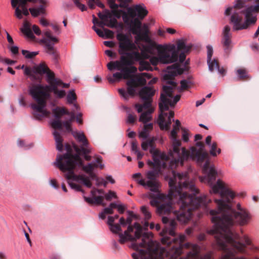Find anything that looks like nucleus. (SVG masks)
I'll return each mask as SVG.
<instances>
[{"mask_svg": "<svg viewBox=\"0 0 259 259\" xmlns=\"http://www.w3.org/2000/svg\"><path fill=\"white\" fill-rule=\"evenodd\" d=\"M45 3L44 4H40L41 5L38 8H33L29 9V11L33 17H36L40 14H44L45 13V9L44 5L46 4V1L45 0Z\"/></svg>", "mask_w": 259, "mask_h": 259, "instance_id": "72a5a7b5", "label": "nucleus"}, {"mask_svg": "<svg viewBox=\"0 0 259 259\" xmlns=\"http://www.w3.org/2000/svg\"><path fill=\"white\" fill-rule=\"evenodd\" d=\"M167 70V73L163 77L165 80H172L176 76L182 74L184 71V69L181 68L178 64L168 67Z\"/></svg>", "mask_w": 259, "mask_h": 259, "instance_id": "aec40b11", "label": "nucleus"}, {"mask_svg": "<svg viewBox=\"0 0 259 259\" xmlns=\"http://www.w3.org/2000/svg\"><path fill=\"white\" fill-rule=\"evenodd\" d=\"M46 73L47 74V81L50 85V87H52L57 84V81L59 79L55 78V74L53 72H52L49 69V70H47Z\"/></svg>", "mask_w": 259, "mask_h": 259, "instance_id": "c9c22d12", "label": "nucleus"}, {"mask_svg": "<svg viewBox=\"0 0 259 259\" xmlns=\"http://www.w3.org/2000/svg\"><path fill=\"white\" fill-rule=\"evenodd\" d=\"M117 39L119 41V54H126V52L137 50L136 44L125 34L119 33L117 35Z\"/></svg>", "mask_w": 259, "mask_h": 259, "instance_id": "dca6fc26", "label": "nucleus"}, {"mask_svg": "<svg viewBox=\"0 0 259 259\" xmlns=\"http://www.w3.org/2000/svg\"><path fill=\"white\" fill-rule=\"evenodd\" d=\"M153 123H150L148 124H145L143 130L139 132V138H142L143 139H147L148 137L150 132L153 130Z\"/></svg>", "mask_w": 259, "mask_h": 259, "instance_id": "cd10ccee", "label": "nucleus"}, {"mask_svg": "<svg viewBox=\"0 0 259 259\" xmlns=\"http://www.w3.org/2000/svg\"><path fill=\"white\" fill-rule=\"evenodd\" d=\"M54 164L63 172L68 171L65 175L67 180L80 181L87 187L91 188L92 184L90 178L84 175H75L74 169L76 166H81L82 161L77 154L73 155L67 153L58 155Z\"/></svg>", "mask_w": 259, "mask_h": 259, "instance_id": "0eeeda50", "label": "nucleus"}, {"mask_svg": "<svg viewBox=\"0 0 259 259\" xmlns=\"http://www.w3.org/2000/svg\"><path fill=\"white\" fill-rule=\"evenodd\" d=\"M103 199L104 197L101 196L94 197V204H96L98 205L103 204V205H104V204H103Z\"/></svg>", "mask_w": 259, "mask_h": 259, "instance_id": "4d7b16f0", "label": "nucleus"}, {"mask_svg": "<svg viewBox=\"0 0 259 259\" xmlns=\"http://www.w3.org/2000/svg\"><path fill=\"white\" fill-rule=\"evenodd\" d=\"M210 154L213 156H216L218 154L221 153V150L220 148L217 149V143L215 142H213L210 146Z\"/></svg>", "mask_w": 259, "mask_h": 259, "instance_id": "79ce46f5", "label": "nucleus"}, {"mask_svg": "<svg viewBox=\"0 0 259 259\" xmlns=\"http://www.w3.org/2000/svg\"><path fill=\"white\" fill-rule=\"evenodd\" d=\"M27 3L45 4V0H11V5L15 8V16L19 19L22 18V14L29 15V9L26 7Z\"/></svg>", "mask_w": 259, "mask_h": 259, "instance_id": "4468645a", "label": "nucleus"}, {"mask_svg": "<svg viewBox=\"0 0 259 259\" xmlns=\"http://www.w3.org/2000/svg\"><path fill=\"white\" fill-rule=\"evenodd\" d=\"M180 126V121L176 120L170 132V137L172 141V150L170 154L174 160L171 161L170 167L171 168H176L179 165H183L184 162L189 158L199 162H201L205 159H206V161L209 160L208 153L204 151V144L202 142H198L196 144V147H192L191 148V152L184 147L180 149L181 142L180 140L177 139V135Z\"/></svg>", "mask_w": 259, "mask_h": 259, "instance_id": "20e7f679", "label": "nucleus"}, {"mask_svg": "<svg viewBox=\"0 0 259 259\" xmlns=\"http://www.w3.org/2000/svg\"><path fill=\"white\" fill-rule=\"evenodd\" d=\"M207 61H209L211 60V57L213 54V49L211 46H207Z\"/></svg>", "mask_w": 259, "mask_h": 259, "instance_id": "13d9d810", "label": "nucleus"}, {"mask_svg": "<svg viewBox=\"0 0 259 259\" xmlns=\"http://www.w3.org/2000/svg\"><path fill=\"white\" fill-rule=\"evenodd\" d=\"M232 34L230 33V27L228 25L225 26L223 33L221 44L226 55H228L232 48Z\"/></svg>", "mask_w": 259, "mask_h": 259, "instance_id": "f3484780", "label": "nucleus"}, {"mask_svg": "<svg viewBox=\"0 0 259 259\" xmlns=\"http://www.w3.org/2000/svg\"><path fill=\"white\" fill-rule=\"evenodd\" d=\"M116 194L115 192L109 191L107 194L105 195V198L107 200H110L112 198H116Z\"/></svg>", "mask_w": 259, "mask_h": 259, "instance_id": "6e6d98bb", "label": "nucleus"}, {"mask_svg": "<svg viewBox=\"0 0 259 259\" xmlns=\"http://www.w3.org/2000/svg\"><path fill=\"white\" fill-rule=\"evenodd\" d=\"M92 28L101 37L104 38H112L113 37L114 33L113 31L109 29L105 28L103 30H102L100 29L97 28L95 25L92 27Z\"/></svg>", "mask_w": 259, "mask_h": 259, "instance_id": "a878e982", "label": "nucleus"}, {"mask_svg": "<svg viewBox=\"0 0 259 259\" xmlns=\"http://www.w3.org/2000/svg\"><path fill=\"white\" fill-rule=\"evenodd\" d=\"M22 54L27 59H31L38 55V52H29L27 50H22Z\"/></svg>", "mask_w": 259, "mask_h": 259, "instance_id": "49530a36", "label": "nucleus"}, {"mask_svg": "<svg viewBox=\"0 0 259 259\" xmlns=\"http://www.w3.org/2000/svg\"><path fill=\"white\" fill-rule=\"evenodd\" d=\"M108 4L110 8L112 10L118 9L119 7V5L115 4V0H108Z\"/></svg>", "mask_w": 259, "mask_h": 259, "instance_id": "680f3d73", "label": "nucleus"}, {"mask_svg": "<svg viewBox=\"0 0 259 259\" xmlns=\"http://www.w3.org/2000/svg\"><path fill=\"white\" fill-rule=\"evenodd\" d=\"M138 69L140 71H143L144 70L152 71L153 70V68L151 66L150 63L144 60H142L139 62Z\"/></svg>", "mask_w": 259, "mask_h": 259, "instance_id": "e433bc0d", "label": "nucleus"}, {"mask_svg": "<svg viewBox=\"0 0 259 259\" xmlns=\"http://www.w3.org/2000/svg\"><path fill=\"white\" fill-rule=\"evenodd\" d=\"M181 130L182 131V139L183 141L185 142H188L190 135L189 130L184 127H181Z\"/></svg>", "mask_w": 259, "mask_h": 259, "instance_id": "09e8293b", "label": "nucleus"}, {"mask_svg": "<svg viewBox=\"0 0 259 259\" xmlns=\"http://www.w3.org/2000/svg\"><path fill=\"white\" fill-rule=\"evenodd\" d=\"M163 92L160 95V101L159 103L160 114L157 120L159 127L162 130L168 131L169 130L172 120H174V112L169 111L168 113L165 111L169 110V106H174L180 100L181 96L176 95L171 101L170 98L172 97L173 88L164 85L163 87Z\"/></svg>", "mask_w": 259, "mask_h": 259, "instance_id": "6e6552de", "label": "nucleus"}, {"mask_svg": "<svg viewBox=\"0 0 259 259\" xmlns=\"http://www.w3.org/2000/svg\"><path fill=\"white\" fill-rule=\"evenodd\" d=\"M102 158L101 156H98L96 158V162L94 163H89L87 165L83 164L80 166L82 167V169L87 174L93 171L95 168L99 167L100 169H103L104 167V164L102 163Z\"/></svg>", "mask_w": 259, "mask_h": 259, "instance_id": "5701e85b", "label": "nucleus"}, {"mask_svg": "<svg viewBox=\"0 0 259 259\" xmlns=\"http://www.w3.org/2000/svg\"><path fill=\"white\" fill-rule=\"evenodd\" d=\"M125 221L126 225L128 224V226L127 229L124 232L123 234L119 233V242L121 244H123L128 241H133L131 247L136 252L132 253V257L133 259H139V258L141 259V255L139 254V252L141 250H143L144 254H146L147 252V242L142 245V246L141 245L143 242V236L146 235V236L152 240L151 237H152L153 234L151 233L142 234V227L138 223H136L133 226H132L131 224L132 219L131 217L127 218Z\"/></svg>", "mask_w": 259, "mask_h": 259, "instance_id": "423d86ee", "label": "nucleus"}, {"mask_svg": "<svg viewBox=\"0 0 259 259\" xmlns=\"http://www.w3.org/2000/svg\"><path fill=\"white\" fill-rule=\"evenodd\" d=\"M142 30H143V32H141V27L139 29H138V32L136 34H138V36L140 37V38L141 40H146L147 37H146V36H145V35H146L147 37H149L148 36V26L146 24L144 25Z\"/></svg>", "mask_w": 259, "mask_h": 259, "instance_id": "ea45409f", "label": "nucleus"}, {"mask_svg": "<svg viewBox=\"0 0 259 259\" xmlns=\"http://www.w3.org/2000/svg\"><path fill=\"white\" fill-rule=\"evenodd\" d=\"M188 81L186 80H183L181 81V90L182 91L186 90L189 88Z\"/></svg>", "mask_w": 259, "mask_h": 259, "instance_id": "052dcab7", "label": "nucleus"}, {"mask_svg": "<svg viewBox=\"0 0 259 259\" xmlns=\"http://www.w3.org/2000/svg\"><path fill=\"white\" fill-rule=\"evenodd\" d=\"M141 210L145 216L146 220H148L151 217V213L148 210V208L145 206H142L141 207Z\"/></svg>", "mask_w": 259, "mask_h": 259, "instance_id": "8fccbe9b", "label": "nucleus"}, {"mask_svg": "<svg viewBox=\"0 0 259 259\" xmlns=\"http://www.w3.org/2000/svg\"><path fill=\"white\" fill-rule=\"evenodd\" d=\"M53 135L56 141L57 149L61 151L62 150L63 147L62 137L60 136V134L56 131L54 132Z\"/></svg>", "mask_w": 259, "mask_h": 259, "instance_id": "4c0bfd02", "label": "nucleus"}, {"mask_svg": "<svg viewBox=\"0 0 259 259\" xmlns=\"http://www.w3.org/2000/svg\"><path fill=\"white\" fill-rule=\"evenodd\" d=\"M177 49H175V51L181 53L179 55V61L181 63L183 62L186 59V54L188 53L191 49V46H186L185 42L183 40H179L177 42Z\"/></svg>", "mask_w": 259, "mask_h": 259, "instance_id": "412c9836", "label": "nucleus"}, {"mask_svg": "<svg viewBox=\"0 0 259 259\" xmlns=\"http://www.w3.org/2000/svg\"><path fill=\"white\" fill-rule=\"evenodd\" d=\"M127 85V93L126 92L124 89H119L118 90V93L119 95L123 98L125 100H127L128 99V95H131L133 96L135 94V88L137 87H135V85H129L126 84Z\"/></svg>", "mask_w": 259, "mask_h": 259, "instance_id": "393cba45", "label": "nucleus"}, {"mask_svg": "<svg viewBox=\"0 0 259 259\" xmlns=\"http://www.w3.org/2000/svg\"><path fill=\"white\" fill-rule=\"evenodd\" d=\"M44 34L46 37L41 39L40 42L45 45L46 53L52 55L55 59H57L58 53L53 45L59 42L58 39L52 35V32L50 30H46Z\"/></svg>", "mask_w": 259, "mask_h": 259, "instance_id": "2eb2a0df", "label": "nucleus"}, {"mask_svg": "<svg viewBox=\"0 0 259 259\" xmlns=\"http://www.w3.org/2000/svg\"><path fill=\"white\" fill-rule=\"evenodd\" d=\"M59 87L57 84L52 87L37 84L30 88L29 94L36 102V104L32 103L30 105L33 110V115L35 119L40 120L44 117L49 116L50 114V111H47L45 108L47 100L50 97L49 91L53 92L58 98H62L65 96V91L59 90L58 89Z\"/></svg>", "mask_w": 259, "mask_h": 259, "instance_id": "39448f33", "label": "nucleus"}, {"mask_svg": "<svg viewBox=\"0 0 259 259\" xmlns=\"http://www.w3.org/2000/svg\"><path fill=\"white\" fill-rule=\"evenodd\" d=\"M128 13L129 19L134 20L136 16L138 17V19L142 20L148 14L147 10L142 6L135 5L132 7L128 8L127 10Z\"/></svg>", "mask_w": 259, "mask_h": 259, "instance_id": "a211bd4d", "label": "nucleus"}, {"mask_svg": "<svg viewBox=\"0 0 259 259\" xmlns=\"http://www.w3.org/2000/svg\"><path fill=\"white\" fill-rule=\"evenodd\" d=\"M99 17L105 23H103V25H106L111 28H114L116 26L117 24V20L113 18H112L111 13L108 11H106L105 14H101L99 13L98 14Z\"/></svg>", "mask_w": 259, "mask_h": 259, "instance_id": "4be33fe9", "label": "nucleus"}, {"mask_svg": "<svg viewBox=\"0 0 259 259\" xmlns=\"http://www.w3.org/2000/svg\"><path fill=\"white\" fill-rule=\"evenodd\" d=\"M157 56L150 57V65L154 66L159 63L169 64L178 60V52L175 51L174 45H161L157 47Z\"/></svg>", "mask_w": 259, "mask_h": 259, "instance_id": "9b49d317", "label": "nucleus"}, {"mask_svg": "<svg viewBox=\"0 0 259 259\" xmlns=\"http://www.w3.org/2000/svg\"><path fill=\"white\" fill-rule=\"evenodd\" d=\"M242 240L244 241L247 245H249L251 244V241L247 236L244 235Z\"/></svg>", "mask_w": 259, "mask_h": 259, "instance_id": "774afa93", "label": "nucleus"}, {"mask_svg": "<svg viewBox=\"0 0 259 259\" xmlns=\"http://www.w3.org/2000/svg\"><path fill=\"white\" fill-rule=\"evenodd\" d=\"M131 52H132L131 53H127L126 54V55L124 56L132 62L131 65L129 66H132L134 64V61L140 62L141 60V54L138 51V49L137 50L132 51Z\"/></svg>", "mask_w": 259, "mask_h": 259, "instance_id": "c756f323", "label": "nucleus"}, {"mask_svg": "<svg viewBox=\"0 0 259 259\" xmlns=\"http://www.w3.org/2000/svg\"><path fill=\"white\" fill-rule=\"evenodd\" d=\"M32 29L34 32L37 35H39L41 34V31L38 26L36 25H33L32 26Z\"/></svg>", "mask_w": 259, "mask_h": 259, "instance_id": "338daca9", "label": "nucleus"}, {"mask_svg": "<svg viewBox=\"0 0 259 259\" xmlns=\"http://www.w3.org/2000/svg\"><path fill=\"white\" fill-rule=\"evenodd\" d=\"M236 73L240 80H246L250 78V77L247 74V71L245 69H239L237 70Z\"/></svg>", "mask_w": 259, "mask_h": 259, "instance_id": "a19ab883", "label": "nucleus"}, {"mask_svg": "<svg viewBox=\"0 0 259 259\" xmlns=\"http://www.w3.org/2000/svg\"><path fill=\"white\" fill-rule=\"evenodd\" d=\"M208 64L209 69L211 71H213L215 69H217L219 66V64L217 60L214 59L212 61H207Z\"/></svg>", "mask_w": 259, "mask_h": 259, "instance_id": "a18cd8bd", "label": "nucleus"}, {"mask_svg": "<svg viewBox=\"0 0 259 259\" xmlns=\"http://www.w3.org/2000/svg\"><path fill=\"white\" fill-rule=\"evenodd\" d=\"M155 91L152 87H145L139 92V97L144 102L143 104H136L135 108L138 113L143 110V108H148L152 106V98L155 94Z\"/></svg>", "mask_w": 259, "mask_h": 259, "instance_id": "f8f14e48", "label": "nucleus"}, {"mask_svg": "<svg viewBox=\"0 0 259 259\" xmlns=\"http://www.w3.org/2000/svg\"><path fill=\"white\" fill-rule=\"evenodd\" d=\"M111 13L117 18L119 19L122 15V20L124 24L129 26L133 34H137L138 29H140L142 23L138 18H135L134 20H130L128 17V13L118 9H115L111 11Z\"/></svg>", "mask_w": 259, "mask_h": 259, "instance_id": "ddd939ff", "label": "nucleus"}, {"mask_svg": "<svg viewBox=\"0 0 259 259\" xmlns=\"http://www.w3.org/2000/svg\"><path fill=\"white\" fill-rule=\"evenodd\" d=\"M67 102L69 104H72L76 100V95L73 90L69 91L67 96Z\"/></svg>", "mask_w": 259, "mask_h": 259, "instance_id": "c03bdc74", "label": "nucleus"}, {"mask_svg": "<svg viewBox=\"0 0 259 259\" xmlns=\"http://www.w3.org/2000/svg\"><path fill=\"white\" fill-rule=\"evenodd\" d=\"M143 109L145 110L146 111L141 113L139 121L146 124L147 122L152 120V113L154 112V108L152 106H150L148 108H143Z\"/></svg>", "mask_w": 259, "mask_h": 259, "instance_id": "b1692460", "label": "nucleus"}, {"mask_svg": "<svg viewBox=\"0 0 259 259\" xmlns=\"http://www.w3.org/2000/svg\"><path fill=\"white\" fill-rule=\"evenodd\" d=\"M151 75L148 73H138L133 76L131 75L130 79L128 80L126 84L135 85V87L143 86L146 84V78L149 79L151 78Z\"/></svg>", "mask_w": 259, "mask_h": 259, "instance_id": "6ab92c4d", "label": "nucleus"}, {"mask_svg": "<svg viewBox=\"0 0 259 259\" xmlns=\"http://www.w3.org/2000/svg\"><path fill=\"white\" fill-rule=\"evenodd\" d=\"M31 24L27 20H25L23 23V27L21 29L22 32L28 38L33 39L34 36L30 28Z\"/></svg>", "mask_w": 259, "mask_h": 259, "instance_id": "bb28decb", "label": "nucleus"}, {"mask_svg": "<svg viewBox=\"0 0 259 259\" xmlns=\"http://www.w3.org/2000/svg\"><path fill=\"white\" fill-rule=\"evenodd\" d=\"M75 151L77 152H82L83 154H88L91 152V148L89 147V145L87 146H82L80 148H75Z\"/></svg>", "mask_w": 259, "mask_h": 259, "instance_id": "de8ad7c7", "label": "nucleus"}, {"mask_svg": "<svg viewBox=\"0 0 259 259\" xmlns=\"http://www.w3.org/2000/svg\"><path fill=\"white\" fill-rule=\"evenodd\" d=\"M63 122L59 119H56L51 122V126L55 130H61L62 128Z\"/></svg>", "mask_w": 259, "mask_h": 259, "instance_id": "37998d69", "label": "nucleus"}, {"mask_svg": "<svg viewBox=\"0 0 259 259\" xmlns=\"http://www.w3.org/2000/svg\"><path fill=\"white\" fill-rule=\"evenodd\" d=\"M62 125H63L65 127L66 130L68 132H72L71 122H70V121L67 120L63 122Z\"/></svg>", "mask_w": 259, "mask_h": 259, "instance_id": "603ef678", "label": "nucleus"}, {"mask_svg": "<svg viewBox=\"0 0 259 259\" xmlns=\"http://www.w3.org/2000/svg\"><path fill=\"white\" fill-rule=\"evenodd\" d=\"M52 112L55 118L59 119H60L63 115L69 113V111L65 108L59 107L53 109Z\"/></svg>", "mask_w": 259, "mask_h": 259, "instance_id": "f704fd0d", "label": "nucleus"}, {"mask_svg": "<svg viewBox=\"0 0 259 259\" xmlns=\"http://www.w3.org/2000/svg\"><path fill=\"white\" fill-rule=\"evenodd\" d=\"M74 3L76 6L81 11H84L86 10L85 5L81 4L79 3V0H74Z\"/></svg>", "mask_w": 259, "mask_h": 259, "instance_id": "e2e57ef3", "label": "nucleus"}, {"mask_svg": "<svg viewBox=\"0 0 259 259\" xmlns=\"http://www.w3.org/2000/svg\"><path fill=\"white\" fill-rule=\"evenodd\" d=\"M111 206H112V207H114L115 208H117L118 211L120 213H123L125 210V207H124V206L122 205H117L115 203H111Z\"/></svg>", "mask_w": 259, "mask_h": 259, "instance_id": "3c124183", "label": "nucleus"}, {"mask_svg": "<svg viewBox=\"0 0 259 259\" xmlns=\"http://www.w3.org/2000/svg\"><path fill=\"white\" fill-rule=\"evenodd\" d=\"M120 3L119 4L120 8H124L128 3H131L132 0H117Z\"/></svg>", "mask_w": 259, "mask_h": 259, "instance_id": "0e129e2a", "label": "nucleus"}, {"mask_svg": "<svg viewBox=\"0 0 259 259\" xmlns=\"http://www.w3.org/2000/svg\"><path fill=\"white\" fill-rule=\"evenodd\" d=\"M162 222L165 226L160 233L162 236L161 241L162 244L166 245L169 248H160L158 243L151 240L145 235L141 245L147 242V252L144 254L143 250L139 252L141 259H211L210 252L200 256V247L198 245L190 242L183 244L186 240L185 235L180 234L178 237H175L177 223L175 220H169L167 217H163ZM216 242L220 249L224 251L220 259H246L244 256L236 255L227 244H226L225 248L222 249L217 241Z\"/></svg>", "mask_w": 259, "mask_h": 259, "instance_id": "7ed1b4c3", "label": "nucleus"}, {"mask_svg": "<svg viewBox=\"0 0 259 259\" xmlns=\"http://www.w3.org/2000/svg\"><path fill=\"white\" fill-rule=\"evenodd\" d=\"M132 63V61L126 57L121 56L119 61H111L107 64V68L110 70L116 69L121 72H116L111 75L107 76L108 81L112 83L116 81H119L121 78L128 79L131 77V74L136 73L137 68L134 66H128Z\"/></svg>", "mask_w": 259, "mask_h": 259, "instance_id": "1a4fd4ad", "label": "nucleus"}, {"mask_svg": "<svg viewBox=\"0 0 259 259\" xmlns=\"http://www.w3.org/2000/svg\"><path fill=\"white\" fill-rule=\"evenodd\" d=\"M68 183L71 188L77 191L83 192L81 189V187L79 185L76 184L73 182H68Z\"/></svg>", "mask_w": 259, "mask_h": 259, "instance_id": "864d4df0", "label": "nucleus"}, {"mask_svg": "<svg viewBox=\"0 0 259 259\" xmlns=\"http://www.w3.org/2000/svg\"><path fill=\"white\" fill-rule=\"evenodd\" d=\"M114 221V217L110 216L108 218L107 224L113 233L119 235V233H120V232L121 231V227L118 224H113Z\"/></svg>", "mask_w": 259, "mask_h": 259, "instance_id": "c85d7f7f", "label": "nucleus"}, {"mask_svg": "<svg viewBox=\"0 0 259 259\" xmlns=\"http://www.w3.org/2000/svg\"><path fill=\"white\" fill-rule=\"evenodd\" d=\"M249 2V1L248 0H237L236 1L234 8L229 7L226 9V10L225 11V15H229L231 13V11L233 9H240L245 7L246 4Z\"/></svg>", "mask_w": 259, "mask_h": 259, "instance_id": "2f4dec72", "label": "nucleus"}, {"mask_svg": "<svg viewBox=\"0 0 259 259\" xmlns=\"http://www.w3.org/2000/svg\"><path fill=\"white\" fill-rule=\"evenodd\" d=\"M146 40H144L149 44L148 45H144L143 46V48L150 54H153V51L154 49H157V47L158 45H157L155 42L152 41L149 37H147Z\"/></svg>", "mask_w": 259, "mask_h": 259, "instance_id": "7c9ffc66", "label": "nucleus"}, {"mask_svg": "<svg viewBox=\"0 0 259 259\" xmlns=\"http://www.w3.org/2000/svg\"><path fill=\"white\" fill-rule=\"evenodd\" d=\"M56 84L63 88H68L70 86L69 84L63 82L60 79L57 81Z\"/></svg>", "mask_w": 259, "mask_h": 259, "instance_id": "69168bd1", "label": "nucleus"}, {"mask_svg": "<svg viewBox=\"0 0 259 259\" xmlns=\"http://www.w3.org/2000/svg\"><path fill=\"white\" fill-rule=\"evenodd\" d=\"M141 58L142 60L148 59L150 58V55L147 52L145 51V50L143 48L141 51Z\"/></svg>", "mask_w": 259, "mask_h": 259, "instance_id": "5fc2aeb1", "label": "nucleus"}, {"mask_svg": "<svg viewBox=\"0 0 259 259\" xmlns=\"http://www.w3.org/2000/svg\"><path fill=\"white\" fill-rule=\"evenodd\" d=\"M150 148L153 162L149 160L147 164L153 167V170L148 171L146 178L138 181V183L149 188L150 191L157 192L151 196L150 204L157 208L160 214L172 212L177 220L182 224L189 222L192 215V210L199 207H205L210 199L205 195L195 197L199 190L192 182H189L188 174L176 173L169 165L174 159L170 152L167 155L156 149L154 139L146 141Z\"/></svg>", "mask_w": 259, "mask_h": 259, "instance_id": "f257e3e1", "label": "nucleus"}, {"mask_svg": "<svg viewBox=\"0 0 259 259\" xmlns=\"http://www.w3.org/2000/svg\"><path fill=\"white\" fill-rule=\"evenodd\" d=\"M34 72L35 73L44 74H45L47 70H49V68L45 63H41L37 66L34 67Z\"/></svg>", "mask_w": 259, "mask_h": 259, "instance_id": "58836bf2", "label": "nucleus"}, {"mask_svg": "<svg viewBox=\"0 0 259 259\" xmlns=\"http://www.w3.org/2000/svg\"><path fill=\"white\" fill-rule=\"evenodd\" d=\"M137 119V116L135 115L130 114L127 116V122L129 123H134Z\"/></svg>", "mask_w": 259, "mask_h": 259, "instance_id": "bf43d9fd", "label": "nucleus"}, {"mask_svg": "<svg viewBox=\"0 0 259 259\" xmlns=\"http://www.w3.org/2000/svg\"><path fill=\"white\" fill-rule=\"evenodd\" d=\"M258 12L259 4L247 7L243 12L245 13L246 19L244 22H242V13L234 12L230 19L231 22L233 24V30L245 29L247 28L251 24L255 23L257 19L255 16H253V13Z\"/></svg>", "mask_w": 259, "mask_h": 259, "instance_id": "9d476101", "label": "nucleus"}, {"mask_svg": "<svg viewBox=\"0 0 259 259\" xmlns=\"http://www.w3.org/2000/svg\"><path fill=\"white\" fill-rule=\"evenodd\" d=\"M203 170L204 172H208V174L204 178L200 177V181L211 186L210 192L220 193L221 197L220 199L215 200L218 207V210H211L209 211L210 214L212 216L211 221L214 225L213 228L209 230L208 233L214 235L222 249L225 248L226 244H227L237 255L238 253L244 252L245 246L234 240L237 239V235L232 231L230 227L235 224L240 226L247 224L251 216L247 210L241 207L239 203L237 205L238 211L231 208V202L235 194L227 184L218 180L217 183L213 185L217 172L214 165L209 166L208 160L204 163Z\"/></svg>", "mask_w": 259, "mask_h": 259, "instance_id": "f03ea898", "label": "nucleus"}, {"mask_svg": "<svg viewBox=\"0 0 259 259\" xmlns=\"http://www.w3.org/2000/svg\"><path fill=\"white\" fill-rule=\"evenodd\" d=\"M72 134L73 137L83 146H87L89 145L88 141L83 133L77 132H72Z\"/></svg>", "mask_w": 259, "mask_h": 259, "instance_id": "473e14b6", "label": "nucleus"}]
</instances>
